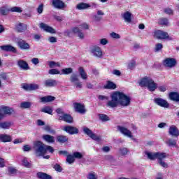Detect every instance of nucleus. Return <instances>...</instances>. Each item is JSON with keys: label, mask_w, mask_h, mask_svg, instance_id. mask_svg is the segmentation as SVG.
<instances>
[{"label": "nucleus", "mask_w": 179, "mask_h": 179, "mask_svg": "<svg viewBox=\"0 0 179 179\" xmlns=\"http://www.w3.org/2000/svg\"><path fill=\"white\" fill-rule=\"evenodd\" d=\"M34 149L35 150V155L38 157H43V159H50L49 155H46L47 153H54V148L50 145H47L41 141H36L34 143Z\"/></svg>", "instance_id": "obj_1"}, {"label": "nucleus", "mask_w": 179, "mask_h": 179, "mask_svg": "<svg viewBox=\"0 0 179 179\" xmlns=\"http://www.w3.org/2000/svg\"><path fill=\"white\" fill-rule=\"evenodd\" d=\"M139 85L141 87H148L150 92H155L157 89V84L155 83L152 78L148 76L141 78Z\"/></svg>", "instance_id": "obj_2"}, {"label": "nucleus", "mask_w": 179, "mask_h": 179, "mask_svg": "<svg viewBox=\"0 0 179 179\" xmlns=\"http://www.w3.org/2000/svg\"><path fill=\"white\" fill-rule=\"evenodd\" d=\"M145 155L150 160H156L157 159L158 162L163 161L164 159L167 157V155L164 152H146Z\"/></svg>", "instance_id": "obj_3"}, {"label": "nucleus", "mask_w": 179, "mask_h": 179, "mask_svg": "<svg viewBox=\"0 0 179 179\" xmlns=\"http://www.w3.org/2000/svg\"><path fill=\"white\" fill-rule=\"evenodd\" d=\"M117 96H119V104L122 107H128L131 104V97L127 96L125 94L120 92H117Z\"/></svg>", "instance_id": "obj_4"}, {"label": "nucleus", "mask_w": 179, "mask_h": 179, "mask_svg": "<svg viewBox=\"0 0 179 179\" xmlns=\"http://www.w3.org/2000/svg\"><path fill=\"white\" fill-rule=\"evenodd\" d=\"M111 100L108 101L107 103L108 107H110L111 108H114L115 107H117V106L120 104L119 99H118V94L117 92L113 93L111 96Z\"/></svg>", "instance_id": "obj_5"}, {"label": "nucleus", "mask_w": 179, "mask_h": 179, "mask_svg": "<svg viewBox=\"0 0 179 179\" xmlns=\"http://www.w3.org/2000/svg\"><path fill=\"white\" fill-rule=\"evenodd\" d=\"M91 54L94 55V57H96L97 58H101L103 57V51L101 50V48L97 45H94L90 48Z\"/></svg>", "instance_id": "obj_6"}, {"label": "nucleus", "mask_w": 179, "mask_h": 179, "mask_svg": "<svg viewBox=\"0 0 179 179\" xmlns=\"http://www.w3.org/2000/svg\"><path fill=\"white\" fill-rule=\"evenodd\" d=\"M83 131L84 132V134H85V135H87V136H89L90 138H91V139H93L94 141H101V138L99 136H96V134L93 133V131H92V130H90V129L87 128V127H84L83 129Z\"/></svg>", "instance_id": "obj_7"}, {"label": "nucleus", "mask_w": 179, "mask_h": 179, "mask_svg": "<svg viewBox=\"0 0 179 179\" xmlns=\"http://www.w3.org/2000/svg\"><path fill=\"white\" fill-rule=\"evenodd\" d=\"M17 45L20 50H24L25 51L30 50V44L23 39H17Z\"/></svg>", "instance_id": "obj_8"}, {"label": "nucleus", "mask_w": 179, "mask_h": 179, "mask_svg": "<svg viewBox=\"0 0 179 179\" xmlns=\"http://www.w3.org/2000/svg\"><path fill=\"white\" fill-rule=\"evenodd\" d=\"M154 37L158 40H166V38H169V34L162 30H157L154 32Z\"/></svg>", "instance_id": "obj_9"}, {"label": "nucleus", "mask_w": 179, "mask_h": 179, "mask_svg": "<svg viewBox=\"0 0 179 179\" xmlns=\"http://www.w3.org/2000/svg\"><path fill=\"white\" fill-rule=\"evenodd\" d=\"M154 103H155L157 106H159V107H163L164 108H169V107H170L169 102L162 98H155L154 99Z\"/></svg>", "instance_id": "obj_10"}, {"label": "nucleus", "mask_w": 179, "mask_h": 179, "mask_svg": "<svg viewBox=\"0 0 179 179\" xmlns=\"http://www.w3.org/2000/svg\"><path fill=\"white\" fill-rule=\"evenodd\" d=\"M163 64L166 68H174L177 64V60L174 58H166L164 60Z\"/></svg>", "instance_id": "obj_11"}, {"label": "nucleus", "mask_w": 179, "mask_h": 179, "mask_svg": "<svg viewBox=\"0 0 179 179\" xmlns=\"http://www.w3.org/2000/svg\"><path fill=\"white\" fill-rule=\"evenodd\" d=\"M63 131H65V132H67V134H69L70 135H76V134H79V129L72 126H65L63 128Z\"/></svg>", "instance_id": "obj_12"}, {"label": "nucleus", "mask_w": 179, "mask_h": 179, "mask_svg": "<svg viewBox=\"0 0 179 179\" xmlns=\"http://www.w3.org/2000/svg\"><path fill=\"white\" fill-rule=\"evenodd\" d=\"M73 106L77 113H79L80 114H85L86 113L85 105L79 103H74Z\"/></svg>", "instance_id": "obj_13"}, {"label": "nucleus", "mask_w": 179, "mask_h": 179, "mask_svg": "<svg viewBox=\"0 0 179 179\" xmlns=\"http://www.w3.org/2000/svg\"><path fill=\"white\" fill-rule=\"evenodd\" d=\"M117 130L120 131L124 136H127V138H132V132L127 129V127L122 126H118Z\"/></svg>", "instance_id": "obj_14"}, {"label": "nucleus", "mask_w": 179, "mask_h": 179, "mask_svg": "<svg viewBox=\"0 0 179 179\" xmlns=\"http://www.w3.org/2000/svg\"><path fill=\"white\" fill-rule=\"evenodd\" d=\"M0 114H2L3 115H10V114L13 113V108L3 106L0 107Z\"/></svg>", "instance_id": "obj_15"}, {"label": "nucleus", "mask_w": 179, "mask_h": 179, "mask_svg": "<svg viewBox=\"0 0 179 179\" xmlns=\"http://www.w3.org/2000/svg\"><path fill=\"white\" fill-rule=\"evenodd\" d=\"M52 4L56 9H64L66 8V5L61 0H52Z\"/></svg>", "instance_id": "obj_16"}, {"label": "nucleus", "mask_w": 179, "mask_h": 179, "mask_svg": "<svg viewBox=\"0 0 179 179\" xmlns=\"http://www.w3.org/2000/svg\"><path fill=\"white\" fill-rule=\"evenodd\" d=\"M39 27H41L42 30H44V31H46L47 33H51L52 34H55L56 33V31L54 29V28L48 26L45 23H41Z\"/></svg>", "instance_id": "obj_17"}, {"label": "nucleus", "mask_w": 179, "mask_h": 179, "mask_svg": "<svg viewBox=\"0 0 179 179\" xmlns=\"http://www.w3.org/2000/svg\"><path fill=\"white\" fill-rule=\"evenodd\" d=\"M59 120L60 121H64L68 124H72V122H73V118L72 117V116L66 113H64L63 115H59Z\"/></svg>", "instance_id": "obj_18"}, {"label": "nucleus", "mask_w": 179, "mask_h": 179, "mask_svg": "<svg viewBox=\"0 0 179 179\" xmlns=\"http://www.w3.org/2000/svg\"><path fill=\"white\" fill-rule=\"evenodd\" d=\"M58 85V81L54 79H48L45 80L43 86L45 87H54Z\"/></svg>", "instance_id": "obj_19"}, {"label": "nucleus", "mask_w": 179, "mask_h": 179, "mask_svg": "<svg viewBox=\"0 0 179 179\" xmlns=\"http://www.w3.org/2000/svg\"><path fill=\"white\" fill-rule=\"evenodd\" d=\"M15 29L19 33H23V31H26V30H27V24L18 22L15 25Z\"/></svg>", "instance_id": "obj_20"}, {"label": "nucleus", "mask_w": 179, "mask_h": 179, "mask_svg": "<svg viewBox=\"0 0 179 179\" xmlns=\"http://www.w3.org/2000/svg\"><path fill=\"white\" fill-rule=\"evenodd\" d=\"M1 50L3 51H7L8 52H17L16 48L11 45H5L0 46Z\"/></svg>", "instance_id": "obj_21"}, {"label": "nucleus", "mask_w": 179, "mask_h": 179, "mask_svg": "<svg viewBox=\"0 0 179 179\" xmlns=\"http://www.w3.org/2000/svg\"><path fill=\"white\" fill-rule=\"evenodd\" d=\"M169 135H171L172 136H176L177 138L179 136L178 129L177 128V127L172 125L169 127Z\"/></svg>", "instance_id": "obj_22"}, {"label": "nucleus", "mask_w": 179, "mask_h": 179, "mask_svg": "<svg viewBox=\"0 0 179 179\" xmlns=\"http://www.w3.org/2000/svg\"><path fill=\"white\" fill-rule=\"evenodd\" d=\"M22 87L24 90H37L40 87L37 84H24Z\"/></svg>", "instance_id": "obj_23"}, {"label": "nucleus", "mask_w": 179, "mask_h": 179, "mask_svg": "<svg viewBox=\"0 0 179 179\" xmlns=\"http://www.w3.org/2000/svg\"><path fill=\"white\" fill-rule=\"evenodd\" d=\"M122 17H123L124 22L127 23H131V22L132 21V14L129 11H127L124 13L122 14Z\"/></svg>", "instance_id": "obj_24"}, {"label": "nucleus", "mask_w": 179, "mask_h": 179, "mask_svg": "<svg viewBox=\"0 0 179 179\" xmlns=\"http://www.w3.org/2000/svg\"><path fill=\"white\" fill-rule=\"evenodd\" d=\"M17 65L21 69H23L24 71H27L29 69V64L26 62L24 60H18L17 61Z\"/></svg>", "instance_id": "obj_25"}, {"label": "nucleus", "mask_w": 179, "mask_h": 179, "mask_svg": "<svg viewBox=\"0 0 179 179\" xmlns=\"http://www.w3.org/2000/svg\"><path fill=\"white\" fill-rule=\"evenodd\" d=\"M169 99L172 100V101H175L176 103H179V93L173 92L169 93Z\"/></svg>", "instance_id": "obj_26"}, {"label": "nucleus", "mask_w": 179, "mask_h": 179, "mask_svg": "<svg viewBox=\"0 0 179 179\" xmlns=\"http://www.w3.org/2000/svg\"><path fill=\"white\" fill-rule=\"evenodd\" d=\"M42 138L43 141L48 143H54V142H55V138L54 136L49 134H45L42 136Z\"/></svg>", "instance_id": "obj_27"}, {"label": "nucleus", "mask_w": 179, "mask_h": 179, "mask_svg": "<svg viewBox=\"0 0 179 179\" xmlns=\"http://www.w3.org/2000/svg\"><path fill=\"white\" fill-rule=\"evenodd\" d=\"M40 100L41 103H50L51 101H54V100H55V97L51 95H48L41 97Z\"/></svg>", "instance_id": "obj_28"}, {"label": "nucleus", "mask_w": 179, "mask_h": 179, "mask_svg": "<svg viewBox=\"0 0 179 179\" xmlns=\"http://www.w3.org/2000/svg\"><path fill=\"white\" fill-rule=\"evenodd\" d=\"M79 75L83 80H87V73L85 71L83 67L78 68Z\"/></svg>", "instance_id": "obj_29"}, {"label": "nucleus", "mask_w": 179, "mask_h": 179, "mask_svg": "<svg viewBox=\"0 0 179 179\" xmlns=\"http://www.w3.org/2000/svg\"><path fill=\"white\" fill-rule=\"evenodd\" d=\"M89 8H90V4L86 3H80L76 6V9H78V10L89 9Z\"/></svg>", "instance_id": "obj_30"}, {"label": "nucleus", "mask_w": 179, "mask_h": 179, "mask_svg": "<svg viewBox=\"0 0 179 179\" xmlns=\"http://www.w3.org/2000/svg\"><path fill=\"white\" fill-rule=\"evenodd\" d=\"M0 141L1 142H12V136L8 134H1L0 135Z\"/></svg>", "instance_id": "obj_31"}, {"label": "nucleus", "mask_w": 179, "mask_h": 179, "mask_svg": "<svg viewBox=\"0 0 179 179\" xmlns=\"http://www.w3.org/2000/svg\"><path fill=\"white\" fill-rule=\"evenodd\" d=\"M36 176L38 178H40V179H52V177H51V176L43 172L37 173Z\"/></svg>", "instance_id": "obj_32"}, {"label": "nucleus", "mask_w": 179, "mask_h": 179, "mask_svg": "<svg viewBox=\"0 0 179 179\" xmlns=\"http://www.w3.org/2000/svg\"><path fill=\"white\" fill-rule=\"evenodd\" d=\"M73 33L77 34V36H78V37H79V38H85V34L82 31H80V29L79 27L73 28Z\"/></svg>", "instance_id": "obj_33"}, {"label": "nucleus", "mask_w": 179, "mask_h": 179, "mask_svg": "<svg viewBox=\"0 0 179 179\" xmlns=\"http://www.w3.org/2000/svg\"><path fill=\"white\" fill-rule=\"evenodd\" d=\"M12 123L10 122H0V128L1 129H9Z\"/></svg>", "instance_id": "obj_34"}, {"label": "nucleus", "mask_w": 179, "mask_h": 179, "mask_svg": "<svg viewBox=\"0 0 179 179\" xmlns=\"http://www.w3.org/2000/svg\"><path fill=\"white\" fill-rule=\"evenodd\" d=\"M73 72V69L69 67L62 70L61 75H71Z\"/></svg>", "instance_id": "obj_35"}, {"label": "nucleus", "mask_w": 179, "mask_h": 179, "mask_svg": "<svg viewBox=\"0 0 179 179\" xmlns=\"http://www.w3.org/2000/svg\"><path fill=\"white\" fill-rule=\"evenodd\" d=\"M116 87H117V85L111 81H108L106 85H105V89L114 90Z\"/></svg>", "instance_id": "obj_36"}, {"label": "nucleus", "mask_w": 179, "mask_h": 179, "mask_svg": "<svg viewBox=\"0 0 179 179\" xmlns=\"http://www.w3.org/2000/svg\"><path fill=\"white\" fill-rule=\"evenodd\" d=\"M41 111H42V113H45L46 114H52V108H51V106H45L44 108H43Z\"/></svg>", "instance_id": "obj_37"}, {"label": "nucleus", "mask_w": 179, "mask_h": 179, "mask_svg": "<svg viewBox=\"0 0 179 179\" xmlns=\"http://www.w3.org/2000/svg\"><path fill=\"white\" fill-rule=\"evenodd\" d=\"M166 145L168 146H176L177 145V140L173 138H168L166 141Z\"/></svg>", "instance_id": "obj_38"}, {"label": "nucleus", "mask_w": 179, "mask_h": 179, "mask_svg": "<svg viewBox=\"0 0 179 179\" xmlns=\"http://www.w3.org/2000/svg\"><path fill=\"white\" fill-rule=\"evenodd\" d=\"M20 108H30L31 107V102L23 101L20 105Z\"/></svg>", "instance_id": "obj_39"}, {"label": "nucleus", "mask_w": 179, "mask_h": 179, "mask_svg": "<svg viewBox=\"0 0 179 179\" xmlns=\"http://www.w3.org/2000/svg\"><path fill=\"white\" fill-rule=\"evenodd\" d=\"M8 10L10 12H17V13H22V12H23V10H22V8L17 7V6L10 8H8Z\"/></svg>", "instance_id": "obj_40"}, {"label": "nucleus", "mask_w": 179, "mask_h": 179, "mask_svg": "<svg viewBox=\"0 0 179 179\" xmlns=\"http://www.w3.org/2000/svg\"><path fill=\"white\" fill-rule=\"evenodd\" d=\"M70 82L75 85L77 82H79V78L76 76V74H72L70 77Z\"/></svg>", "instance_id": "obj_41"}, {"label": "nucleus", "mask_w": 179, "mask_h": 179, "mask_svg": "<svg viewBox=\"0 0 179 179\" xmlns=\"http://www.w3.org/2000/svg\"><path fill=\"white\" fill-rule=\"evenodd\" d=\"M66 141H68V137L64 136H57V142H59V143H65Z\"/></svg>", "instance_id": "obj_42"}, {"label": "nucleus", "mask_w": 179, "mask_h": 179, "mask_svg": "<svg viewBox=\"0 0 179 179\" xmlns=\"http://www.w3.org/2000/svg\"><path fill=\"white\" fill-rule=\"evenodd\" d=\"M22 164L24 166V167H27V169H30L31 167V163L27 160V158H24L22 159Z\"/></svg>", "instance_id": "obj_43"}, {"label": "nucleus", "mask_w": 179, "mask_h": 179, "mask_svg": "<svg viewBox=\"0 0 179 179\" xmlns=\"http://www.w3.org/2000/svg\"><path fill=\"white\" fill-rule=\"evenodd\" d=\"M66 162L69 163V164H72V163L75 162V157L71 155H67Z\"/></svg>", "instance_id": "obj_44"}, {"label": "nucleus", "mask_w": 179, "mask_h": 179, "mask_svg": "<svg viewBox=\"0 0 179 179\" xmlns=\"http://www.w3.org/2000/svg\"><path fill=\"white\" fill-rule=\"evenodd\" d=\"M87 179H98L99 176L94 172H90L87 176Z\"/></svg>", "instance_id": "obj_45"}, {"label": "nucleus", "mask_w": 179, "mask_h": 179, "mask_svg": "<svg viewBox=\"0 0 179 179\" xmlns=\"http://www.w3.org/2000/svg\"><path fill=\"white\" fill-rule=\"evenodd\" d=\"M159 23L162 26H169V20L167 18H161L159 19Z\"/></svg>", "instance_id": "obj_46"}, {"label": "nucleus", "mask_w": 179, "mask_h": 179, "mask_svg": "<svg viewBox=\"0 0 179 179\" xmlns=\"http://www.w3.org/2000/svg\"><path fill=\"white\" fill-rule=\"evenodd\" d=\"M128 152H129V150H128V148H122L119 150V153L122 156H125L126 155H128Z\"/></svg>", "instance_id": "obj_47"}, {"label": "nucleus", "mask_w": 179, "mask_h": 179, "mask_svg": "<svg viewBox=\"0 0 179 179\" xmlns=\"http://www.w3.org/2000/svg\"><path fill=\"white\" fill-rule=\"evenodd\" d=\"M8 174H10V176H13V174H16V173H17V170H16V169H15L12 166H9L8 168Z\"/></svg>", "instance_id": "obj_48"}, {"label": "nucleus", "mask_w": 179, "mask_h": 179, "mask_svg": "<svg viewBox=\"0 0 179 179\" xmlns=\"http://www.w3.org/2000/svg\"><path fill=\"white\" fill-rule=\"evenodd\" d=\"M99 120H101V121H110V117H108L107 115L99 114Z\"/></svg>", "instance_id": "obj_49"}, {"label": "nucleus", "mask_w": 179, "mask_h": 179, "mask_svg": "<svg viewBox=\"0 0 179 179\" xmlns=\"http://www.w3.org/2000/svg\"><path fill=\"white\" fill-rule=\"evenodd\" d=\"M48 73L50 75H59V73H61V72H59V71H58L55 69H52L49 70Z\"/></svg>", "instance_id": "obj_50"}, {"label": "nucleus", "mask_w": 179, "mask_h": 179, "mask_svg": "<svg viewBox=\"0 0 179 179\" xmlns=\"http://www.w3.org/2000/svg\"><path fill=\"white\" fill-rule=\"evenodd\" d=\"M73 156H74V159H82L83 157V155L79 152H74Z\"/></svg>", "instance_id": "obj_51"}, {"label": "nucleus", "mask_w": 179, "mask_h": 179, "mask_svg": "<svg viewBox=\"0 0 179 179\" xmlns=\"http://www.w3.org/2000/svg\"><path fill=\"white\" fill-rule=\"evenodd\" d=\"M163 48V44L162 43H157L155 45V51H156V52L160 51L161 50H162Z\"/></svg>", "instance_id": "obj_52"}, {"label": "nucleus", "mask_w": 179, "mask_h": 179, "mask_svg": "<svg viewBox=\"0 0 179 179\" xmlns=\"http://www.w3.org/2000/svg\"><path fill=\"white\" fill-rule=\"evenodd\" d=\"M136 65V62L134 60H132L128 63V68L129 69H133V68H135Z\"/></svg>", "instance_id": "obj_53"}, {"label": "nucleus", "mask_w": 179, "mask_h": 179, "mask_svg": "<svg viewBox=\"0 0 179 179\" xmlns=\"http://www.w3.org/2000/svg\"><path fill=\"white\" fill-rule=\"evenodd\" d=\"M8 12H10L9 11V8H6V7H2L1 9H0V13H1V15H6L8 13Z\"/></svg>", "instance_id": "obj_54"}, {"label": "nucleus", "mask_w": 179, "mask_h": 179, "mask_svg": "<svg viewBox=\"0 0 179 179\" xmlns=\"http://www.w3.org/2000/svg\"><path fill=\"white\" fill-rule=\"evenodd\" d=\"M110 37H112V38H115V39L121 38V36L115 32L110 33Z\"/></svg>", "instance_id": "obj_55"}, {"label": "nucleus", "mask_w": 179, "mask_h": 179, "mask_svg": "<svg viewBox=\"0 0 179 179\" xmlns=\"http://www.w3.org/2000/svg\"><path fill=\"white\" fill-rule=\"evenodd\" d=\"M164 13H166V15H173V9H171V8H166L164 9Z\"/></svg>", "instance_id": "obj_56"}, {"label": "nucleus", "mask_w": 179, "mask_h": 179, "mask_svg": "<svg viewBox=\"0 0 179 179\" xmlns=\"http://www.w3.org/2000/svg\"><path fill=\"white\" fill-rule=\"evenodd\" d=\"M101 45H107L108 44V40L107 38H101L99 41Z\"/></svg>", "instance_id": "obj_57"}, {"label": "nucleus", "mask_w": 179, "mask_h": 179, "mask_svg": "<svg viewBox=\"0 0 179 179\" xmlns=\"http://www.w3.org/2000/svg\"><path fill=\"white\" fill-rule=\"evenodd\" d=\"M43 10H44V6L43 4H40L37 8V12L39 15H41V13H43Z\"/></svg>", "instance_id": "obj_58"}, {"label": "nucleus", "mask_w": 179, "mask_h": 179, "mask_svg": "<svg viewBox=\"0 0 179 179\" xmlns=\"http://www.w3.org/2000/svg\"><path fill=\"white\" fill-rule=\"evenodd\" d=\"M31 62L34 65H38L40 64V60L37 57L32 58Z\"/></svg>", "instance_id": "obj_59"}, {"label": "nucleus", "mask_w": 179, "mask_h": 179, "mask_svg": "<svg viewBox=\"0 0 179 179\" xmlns=\"http://www.w3.org/2000/svg\"><path fill=\"white\" fill-rule=\"evenodd\" d=\"M158 163L162 167H164V169H167L169 167V164H167L164 161H159Z\"/></svg>", "instance_id": "obj_60"}, {"label": "nucleus", "mask_w": 179, "mask_h": 179, "mask_svg": "<svg viewBox=\"0 0 179 179\" xmlns=\"http://www.w3.org/2000/svg\"><path fill=\"white\" fill-rule=\"evenodd\" d=\"M54 169L56 171H58L59 173H61V171H62V168L61 167V166H59V164H56L54 166Z\"/></svg>", "instance_id": "obj_61"}, {"label": "nucleus", "mask_w": 179, "mask_h": 179, "mask_svg": "<svg viewBox=\"0 0 179 179\" xmlns=\"http://www.w3.org/2000/svg\"><path fill=\"white\" fill-rule=\"evenodd\" d=\"M56 113L58 114V117L59 118V115H64L65 114V112H64V110L62 108H57L56 110Z\"/></svg>", "instance_id": "obj_62"}, {"label": "nucleus", "mask_w": 179, "mask_h": 179, "mask_svg": "<svg viewBox=\"0 0 179 179\" xmlns=\"http://www.w3.org/2000/svg\"><path fill=\"white\" fill-rule=\"evenodd\" d=\"M81 30H87L89 29V25L86 23H83L80 26Z\"/></svg>", "instance_id": "obj_63"}, {"label": "nucleus", "mask_w": 179, "mask_h": 179, "mask_svg": "<svg viewBox=\"0 0 179 179\" xmlns=\"http://www.w3.org/2000/svg\"><path fill=\"white\" fill-rule=\"evenodd\" d=\"M48 41H49V43H57V38L54 36L49 37Z\"/></svg>", "instance_id": "obj_64"}]
</instances>
